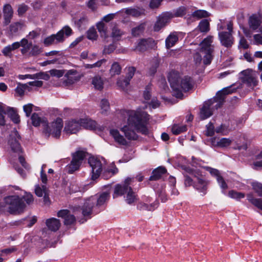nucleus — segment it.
<instances>
[{
	"label": "nucleus",
	"instance_id": "f257e3e1",
	"mask_svg": "<svg viewBox=\"0 0 262 262\" xmlns=\"http://www.w3.org/2000/svg\"><path fill=\"white\" fill-rule=\"evenodd\" d=\"M126 113L128 116L127 124L123 126L121 130L128 140H136L138 138L133 128L143 135L148 134L146 124L149 119V115L146 112L138 110L136 111H127Z\"/></svg>",
	"mask_w": 262,
	"mask_h": 262
},
{
	"label": "nucleus",
	"instance_id": "f03ea898",
	"mask_svg": "<svg viewBox=\"0 0 262 262\" xmlns=\"http://www.w3.org/2000/svg\"><path fill=\"white\" fill-rule=\"evenodd\" d=\"M31 119L33 126L37 127L42 125L43 127V132L47 137L51 135L56 139L60 137L63 127V121L61 118H57L50 125H48L46 118H40L36 113L33 114Z\"/></svg>",
	"mask_w": 262,
	"mask_h": 262
},
{
	"label": "nucleus",
	"instance_id": "7ed1b4c3",
	"mask_svg": "<svg viewBox=\"0 0 262 262\" xmlns=\"http://www.w3.org/2000/svg\"><path fill=\"white\" fill-rule=\"evenodd\" d=\"M179 73L175 71H171L168 76V79L171 88L174 91L173 95L177 97L181 98L183 94L181 90L187 92L193 87L192 79L188 76H185L182 78L180 83Z\"/></svg>",
	"mask_w": 262,
	"mask_h": 262
},
{
	"label": "nucleus",
	"instance_id": "20e7f679",
	"mask_svg": "<svg viewBox=\"0 0 262 262\" xmlns=\"http://www.w3.org/2000/svg\"><path fill=\"white\" fill-rule=\"evenodd\" d=\"M213 37L211 35L208 36L204 38L200 43V52L203 56L200 53H196L194 56V60L196 64H200L202 60L204 64H210L214 57V46L212 44Z\"/></svg>",
	"mask_w": 262,
	"mask_h": 262
},
{
	"label": "nucleus",
	"instance_id": "39448f33",
	"mask_svg": "<svg viewBox=\"0 0 262 262\" xmlns=\"http://www.w3.org/2000/svg\"><path fill=\"white\" fill-rule=\"evenodd\" d=\"M133 179L130 178H127L125 180L122 184L116 185L113 195V198H116L127 193L126 198V202L129 204L134 202L136 199V197L131 187L129 186L133 182Z\"/></svg>",
	"mask_w": 262,
	"mask_h": 262
},
{
	"label": "nucleus",
	"instance_id": "423d86ee",
	"mask_svg": "<svg viewBox=\"0 0 262 262\" xmlns=\"http://www.w3.org/2000/svg\"><path fill=\"white\" fill-rule=\"evenodd\" d=\"M5 207L11 214H17L24 212L26 204L18 195H9L4 199Z\"/></svg>",
	"mask_w": 262,
	"mask_h": 262
},
{
	"label": "nucleus",
	"instance_id": "0eeeda50",
	"mask_svg": "<svg viewBox=\"0 0 262 262\" xmlns=\"http://www.w3.org/2000/svg\"><path fill=\"white\" fill-rule=\"evenodd\" d=\"M72 34V30L69 26L64 27L56 34H52L46 37L43 40L46 46H49L53 44L62 42L66 37H69Z\"/></svg>",
	"mask_w": 262,
	"mask_h": 262
},
{
	"label": "nucleus",
	"instance_id": "6e6552de",
	"mask_svg": "<svg viewBox=\"0 0 262 262\" xmlns=\"http://www.w3.org/2000/svg\"><path fill=\"white\" fill-rule=\"evenodd\" d=\"M190 173L194 178L193 188L200 193L201 195H206L210 183L209 181L195 170H190Z\"/></svg>",
	"mask_w": 262,
	"mask_h": 262
},
{
	"label": "nucleus",
	"instance_id": "1a4fd4ad",
	"mask_svg": "<svg viewBox=\"0 0 262 262\" xmlns=\"http://www.w3.org/2000/svg\"><path fill=\"white\" fill-rule=\"evenodd\" d=\"M95 201L96 200L91 199L90 198H88L84 201L83 205L80 208L82 214L84 217V220H80L79 222L81 223H83L88 219H90L92 215L96 214L98 212V211H95V210L96 205Z\"/></svg>",
	"mask_w": 262,
	"mask_h": 262
},
{
	"label": "nucleus",
	"instance_id": "9d476101",
	"mask_svg": "<svg viewBox=\"0 0 262 262\" xmlns=\"http://www.w3.org/2000/svg\"><path fill=\"white\" fill-rule=\"evenodd\" d=\"M85 157L86 152L82 150H78L73 153L72 160L68 165V172L72 173L78 170Z\"/></svg>",
	"mask_w": 262,
	"mask_h": 262
},
{
	"label": "nucleus",
	"instance_id": "9b49d317",
	"mask_svg": "<svg viewBox=\"0 0 262 262\" xmlns=\"http://www.w3.org/2000/svg\"><path fill=\"white\" fill-rule=\"evenodd\" d=\"M155 45V42L152 38H141L136 41L133 50L142 53L152 48Z\"/></svg>",
	"mask_w": 262,
	"mask_h": 262
},
{
	"label": "nucleus",
	"instance_id": "f8f14e48",
	"mask_svg": "<svg viewBox=\"0 0 262 262\" xmlns=\"http://www.w3.org/2000/svg\"><path fill=\"white\" fill-rule=\"evenodd\" d=\"M214 99H209L207 101H205L203 106L200 110V117L201 120L206 119L213 115V111L216 109L215 105L214 104Z\"/></svg>",
	"mask_w": 262,
	"mask_h": 262
},
{
	"label": "nucleus",
	"instance_id": "ddd939ff",
	"mask_svg": "<svg viewBox=\"0 0 262 262\" xmlns=\"http://www.w3.org/2000/svg\"><path fill=\"white\" fill-rule=\"evenodd\" d=\"M20 138V135L15 129L11 131L8 140V144L12 151L18 154L21 152L22 148L19 143Z\"/></svg>",
	"mask_w": 262,
	"mask_h": 262
},
{
	"label": "nucleus",
	"instance_id": "4468645a",
	"mask_svg": "<svg viewBox=\"0 0 262 262\" xmlns=\"http://www.w3.org/2000/svg\"><path fill=\"white\" fill-rule=\"evenodd\" d=\"M236 89L232 88V86H227L223 88L221 91H219L216 96L212 99H214V102L216 103V108L221 107L224 102V100L226 95L231 94L235 92Z\"/></svg>",
	"mask_w": 262,
	"mask_h": 262
},
{
	"label": "nucleus",
	"instance_id": "2eb2a0df",
	"mask_svg": "<svg viewBox=\"0 0 262 262\" xmlns=\"http://www.w3.org/2000/svg\"><path fill=\"white\" fill-rule=\"evenodd\" d=\"M89 163L92 168V179L95 180L99 177L102 172V164L99 159L95 157H90Z\"/></svg>",
	"mask_w": 262,
	"mask_h": 262
},
{
	"label": "nucleus",
	"instance_id": "dca6fc26",
	"mask_svg": "<svg viewBox=\"0 0 262 262\" xmlns=\"http://www.w3.org/2000/svg\"><path fill=\"white\" fill-rule=\"evenodd\" d=\"M244 76L243 81L249 86H255L257 84L256 80V74L254 71L251 69H247L241 72Z\"/></svg>",
	"mask_w": 262,
	"mask_h": 262
},
{
	"label": "nucleus",
	"instance_id": "f3484780",
	"mask_svg": "<svg viewBox=\"0 0 262 262\" xmlns=\"http://www.w3.org/2000/svg\"><path fill=\"white\" fill-rule=\"evenodd\" d=\"M57 216L64 219V224L65 225H71L76 222V218L73 214L70 213V211L67 209L60 210L57 212Z\"/></svg>",
	"mask_w": 262,
	"mask_h": 262
},
{
	"label": "nucleus",
	"instance_id": "a211bd4d",
	"mask_svg": "<svg viewBox=\"0 0 262 262\" xmlns=\"http://www.w3.org/2000/svg\"><path fill=\"white\" fill-rule=\"evenodd\" d=\"M80 119L78 121L72 120L66 123L63 132L67 134H76L80 128Z\"/></svg>",
	"mask_w": 262,
	"mask_h": 262
},
{
	"label": "nucleus",
	"instance_id": "6ab92c4d",
	"mask_svg": "<svg viewBox=\"0 0 262 262\" xmlns=\"http://www.w3.org/2000/svg\"><path fill=\"white\" fill-rule=\"evenodd\" d=\"M3 13L4 17L3 24L6 26L11 23L13 16L14 11L10 4H6L4 5Z\"/></svg>",
	"mask_w": 262,
	"mask_h": 262
},
{
	"label": "nucleus",
	"instance_id": "aec40b11",
	"mask_svg": "<svg viewBox=\"0 0 262 262\" xmlns=\"http://www.w3.org/2000/svg\"><path fill=\"white\" fill-rule=\"evenodd\" d=\"M111 36L115 41L120 40L122 37L125 34V32L121 29L119 26L116 23L111 24Z\"/></svg>",
	"mask_w": 262,
	"mask_h": 262
},
{
	"label": "nucleus",
	"instance_id": "412c9836",
	"mask_svg": "<svg viewBox=\"0 0 262 262\" xmlns=\"http://www.w3.org/2000/svg\"><path fill=\"white\" fill-rule=\"evenodd\" d=\"M170 19V17L168 14H163L160 15L154 25V31H160L169 23Z\"/></svg>",
	"mask_w": 262,
	"mask_h": 262
},
{
	"label": "nucleus",
	"instance_id": "4be33fe9",
	"mask_svg": "<svg viewBox=\"0 0 262 262\" xmlns=\"http://www.w3.org/2000/svg\"><path fill=\"white\" fill-rule=\"evenodd\" d=\"M222 45L227 48L230 47L233 43V38L230 32H221L219 33Z\"/></svg>",
	"mask_w": 262,
	"mask_h": 262
},
{
	"label": "nucleus",
	"instance_id": "5701e85b",
	"mask_svg": "<svg viewBox=\"0 0 262 262\" xmlns=\"http://www.w3.org/2000/svg\"><path fill=\"white\" fill-rule=\"evenodd\" d=\"M16 42L18 43V49L20 47H21L20 52L23 55L27 54L32 45V41H29L26 38H23L20 41H16Z\"/></svg>",
	"mask_w": 262,
	"mask_h": 262
},
{
	"label": "nucleus",
	"instance_id": "b1692460",
	"mask_svg": "<svg viewBox=\"0 0 262 262\" xmlns=\"http://www.w3.org/2000/svg\"><path fill=\"white\" fill-rule=\"evenodd\" d=\"M46 224L48 228L53 232L57 231L61 226L59 220L54 217L47 219L46 221Z\"/></svg>",
	"mask_w": 262,
	"mask_h": 262
},
{
	"label": "nucleus",
	"instance_id": "393cba45",
	"mask_svg": "<svg viewBox=\"0 0 262 262\" xmlns=\"http://www.w3.org/2000/svg\"><path fill=\"white\" fill-rule=\"evenodd\" d=\"M261 23L260 16L258 14H252L249 18L248 24L250 28L253 30L258 29Z\"/></svg>",
	"mask_w": 262,
	"mask_h": 262
},
{
	"label": "nucleus",
	"instance_id": "a878e982",
	"mask_svg": "<svg viewBox=\"0 0 262 262\" xmlns=\"http://www.w3.org/2000/svg\"><path fill=\"white\" fill-rule=\"evenodd\" d=\"M111 135L113 137L115 142L121 145H126L127 142L122 136L117 129H111L110 131Z\"/></svg>",
	"mask_w": 262,
	"mask_h": 262
},
{
	"label": "nucleus",
	"instance_id": "bb28decb",
	"mask_svg": "<svg viewBox=\"0 0 262 262\" xmlns=\"http://www.w3.org/2000/svg\"><path fill=\"white\" fill-rule=\"evenodd\" d=\"M122 11H124V12L127 15L136 17L145 15V10L141 8H127L122 10Z\"/></svg>",
	"mask_w": 262,
	"mask_h": 262
},
{
	"label": "nucleus",
	"instance_id": "cd10ccee",
	"mask_svg": "<svg viewBox=\"0 0 262 262\" xmlns=\"http://www.w3.org/2000/svg\"><path fill=\"white\" fill-rule=\"evenodd\" d=\"M91 199L96 200V206H100L103 205L110 198V193L107 192H104L100 194L99 196H93Z\"/></svg>",
	"mask_w": 262,
	"mask_h": 262
},
{
	"label": "nucleus",
	"instance_id": "c85d7f7f",
	"mask_svg": "<svg viewBox=\"0 0 262 262\" xmlns=\"http://www.w3.org/2000/svg\"><path fill=\"white\" fill-rule=\"evenodd\" d=\"M76 72L74 70L69 71L65 75L64 77L63 82L66 85H70L75 82L77 79L76 76Z\"/></svg>",
	"mask_w": 262,
	"mask_h": 262
},
{
	"label": "nucleus",
	"instance_id": "c756f323",
	"mask_svg": "<svg viewBox=\"0 0 262 262\" xmlns=\"http://www.w3.org/2000/svg\"><path fill=\"white\" fill-rule=\"evenodd\" d=\"M166 172V169L164 167L160 166L152 171V175L150 177V181H157L160 179L163 174Z\"/></svg>",
	"mask_w": 262,
	"mask_h": 262
},
{
	"label": "nucleus",
	"instance_id": "7c9ffc66",
	"mask_svg": "<svg viewBox=\"0 0 262 262\" xmlns=\"http://www.w3.org/2000/svg\"><path fill=\"white\" fill-rule=\"evenodd\" d=\"M18 43L14 42L12 45L6 46L2 50L3 54L5 57L11 58L12 56V51L18 49Z\"/></svg>",
	"mask_w": 262,
	"mask_h": 262
},
{
	"label": "nucleus",
	"instance_id": "2f4dec72",
	"mask_svg": "<svg viewBox=\"0 0 262 262\" xmlns=\"http://www.w3.org/2000/svg\"><path fill=\"white\" fill-rule=\"evenodd\" d=\"M146 23L143 22L135 27L132 28L131 30L132 35L134 37H138L142 34L146 28Z\"/></svg>",
	"mask_w": 262,
	"mask_h": 262
},
{
	"label": "nucleus",
	"instance_id": "473e14b6",
	"mask_svg": "<svg viewBox=\"0 0 262 262\" xmlns=\"http://www.w3.org/2000/svg\"><path fill=\"white\" fill-rule=\"evenodd\" d=\"M81 126L84 128L94 129L97 127V123L95 121L90 119H80Z\"/></svg>",
	"mask_w": 262,
	"mask_h": 262
},
{
	"label": "nucleus",
	"instance_id": "72a5a7b5",
	"mask_svg": "<svg viewBox=\"0 0 262 262\" xmlns=\"http://www.w3.org/2000/svg\"><path fill=\"white\" fill-rule=\"evenodd\" d=\"M35 192L36 195L39 197H41L44 194L45 201H47L48 199L47 189L46 186L45 185L42 186L41 187L39 185L36 186Z\"/></svg>",
	"mask_w": 262,
	"mask_h": 262
},
{
	"label": "nucleus",
	"instance_id": "f704fd0d",
	"mask_svg": "<svg viewBox=\"0 0 262 262\" xmlns=\"http://www.w3.org/2000/svg\"><path fill=\"white\" fill-rule=\"evenodd\" d=\"M92 83L95 89L97 90H101L103 88V81L101 77L99 76H96L93 77Z\"/></svg>",
	"mask_w": 262,
	"mask_h": 262
},
{
	"label": "nucleus",
	"instance_id": "c9c22d12",
	"mask_svg": "<svg viewBox=\"0 0 262 262\" xmlns=\"http://www.w3.org/2000/svg\"><path fill=\"white\" fill-rule=\"evenodd\" d=\"M247 200L254 206L262 210V200L261 199L254 198L251 193L247 195Z\"/></svg>",
	"mask_w": 262,
	"mask_h": 262
},
{
	"label": "nucleus",
	"instance_id": "e433bc0d",
	"mask_svg": "<svg viewBox=\"0 0 262 262\" xmlns=\"http://www.w3.org/2000/svg\"><path fill=\"white\" fill-rule=\"evenodd\" d=\"M190 170L192 169L189 168L188 169L186 170L187 173L184 174V184L186 187H189L190 186H193L194 178L190 173Z\"/></svg>",
	"mask_w": 262,
	"mask_h": 262
},
{
	"label": "nucleus",
	"instance_id": "4c0bfd02",
	"mask_svg": "<svg viewBox=\"0 0 262 262\" xmlns=\"http://www.w3.org/2000/svg\"><path fill=\"white\" fill-rule=\"evenodd\" d=\"M96 26L101 36L106 38L107 37V27L104 23L102 21H100L97 24Z\"/></svg>",
	"mask_w": 262,
	"mask_h": 262
},
{
	"label": "nucleus",
	"instance_id": "58836bf2",
	"mask_svg": "<svg viewBox=\"0 0 262 262\" xmlns=\"http://www.w3.org/2000/svg\"><path fill=\"white\" fill-rule=\"evenodd\" d=\"M23 26L24 24L20 21L12 23L9 26V31L12 34H15L22 29Z\"/></svg>",
	"mask_w": 262,
	"mask_h": 262
},
{
	"label": "nucleus",
	"instance_id": "ea45409f",
	"mask_svg": "<svg viewBox=\"0 0 262 262\" xmlns=\"http://www.w3.org/2000/svg\"><path fill=\"white\" fill-rule=\"evenodd\" d=\"M121 67L117 62H114L110 70V74L111 77L115 76L117 75H119L121 72Z\"/></svg>",
	"mask_w": 262,
	"mask_h": 262
},
{
	"label": "nucleus",
	"instance_id": "a19ab883",
	"mask_svg": "<svg viewBox=\"0 0 262 262\" xmlns=\"http://www.w3.org/2000/svg\"><path fill=\"white\" fill-rule=\"evenodd\" d=\"M158 203L157 202H155L150 205L141 203L138 205V208L141 210L153 211L156 208L158 207Z\"/></svg>",
	"mask_w": 262,
	"mask_h": 262
},
{
	"label": "nucleus",
	"instance_id": "79ce46f5",
	"mask_svg": "<svg viewBox=\"0 0 262 262\" xmlns=\"http://www.w3.org/2000/svg\"><path fill=\"white\" fill-rule=\"evenodd\" d=\"M178 38L177 35L170 34L166 39L165 44L167 49H169L173 46L178 41Z\"/></svg>",
	"mask_w": 262,
	"mask_h": 262
},
{
	"label": "nucleus",
	"instance_id": "37998d69",
	"mask_svg": "<svg viewBox=\"0 0 262 262\" xmlns=\"http://www.w3.org/2000/svg\"><path fill=\"white\" fill-rule=\"evenodd\" d=\"M208 20L204 19L200 22L198 27L201 32L207 33L210 30Z\"/></svg>",
	"mask_w": 262,
	"mask_h": 262
},
{
	"label": "nucleus",
	"instance_id": "c03bdc74",
	"mask_svg": "<svg viewBox=\"0 0 262 262\" xmlns=\"http://www.w3.org/2000/svg\"><path fill=\"white\" fill-rule=\"evenodd\" d=\"M42 51V49L40 48L39 46L32 44V47L27 54L29 56H37L39 55Z\"/></svg>",
	"mask_w": 262,
	"mask_h": 262
},
{
	"label": "nucleus",
	"instance_id": "a18cd8bd",
	"mask_svg": "<svg viewBox=\"0 0 262 262\" xmlns=\"http://www.w3.org/2000/svg\"><path fill=\"white\" fill-rule=\"evenodd\" d=\"M118 171V168L115 166H113L111 168H108L104 170L103 173V177L105 179H107L108 178L111 177L112 176L117 173Z\"/></svg>",
	"mask_w": 262,
	"mask_h": 262
},
{
	"label": "nucleus",
	"instance_id": "49530a36",
	"mask_svg": "<svg viewBox=\"0 0 262 262\" xmlns=\"http://www.w3.org/2000/svg\"><path fill=\"white\" fill-rule=\"evenodd\" d=\"M7 113L15 123H17L19 122V116L13 108L8 107L7 108Z\"/></svg>",
	"mask_w": 262,
	"mask_h": 262
},
{
	"label": "nucleus",
	"instance_id": "de8ad7c7",
	"mask_svg": "<svg viewBox=\"0 0 262 262\" xmlns=\"http://www.w3.org/2000/svg\"><path fill=\"white\" fill-rule=\"evenodd\" d=\"M192 16L193 17L197 18L198 19H201L208 17L209 16V13L204 10H198L193 12Z\"/></svg>",
	"mask_w": 262,
	"mask_h": 262
},
{
	"label": "nucleus",
	"instance_id": "09e8293b",
	"mask_svg": "<svg viewBox=\"0 0 262 262\" xmlns=\"http://www.w3.org/2000/svg\"><path fill=\"white\" fill-rule=\"evenodd\" d=\"M172 132L174 135H178L187 130V126L185 125H179L175 124L172 127Z\"/></svg>",
	"mask_w": 262,
	"mask_h": 262
},
{
	"label": "nucleus",
	"instance_id": "8fccbe9b",
	"mask_svg": "<svg viewBox=\"0 0 262 262\" xmlns=\"http://www.w3.org/2000/svg\"><path fill=\"white\" fill-rule=\"evenodd\" d=\"M26 76L30 79L40 78L45 80H48L50 79V76L45 73H39L34 75H29Z\"/></svg>",
	"mask_w": 262,
	"mask_h": 262
},
{
	"label": "nucleus",
	"instance_id": "3c124183",
	"mask_svg": "<svg viewBox=\"0 0 262 262\" xmlns=\"http://www.w3.org/2000/svg\"><path fill=\"white\" fill-rule=\"evenodd\" d=\"M231 142V140L228 138H223L216 142V145L217 146L219 147H226L229 146Z\"/></svg>",
	"mask_w": 262,
	"mask_h": 262
},
{
	"label": "nucleus",
	"instance_id": "603ef678",
	"mask_svg": "<svg viewBox=\"0 0 262 262\" xmlns=\"http://www.w3.org/2000/svg\"><path fill=\"white\" fill-rule=\"evenodd\" d=\"M106 60L105 59H101L93 64H85L84 67L85 69H92L94 68H99L102 64L105 63Z\"/></svg>",
	"mask_w": 262,
	"mask_h": 262
},
{
	"label": "nucleus",
	"instance_id": "864d4df0",
	"mask_svg": "<svg viewBox=\"0 0 262 262\" xmlns=\"http://www.w3.org/2000/svg\"><path fill=\"white\" fill-rule=\"evenodd\" d=\"M136 71V68L133 67H130L127 69V73L126 77H125V78L126 79V81L125 82L126 83H127V80L130 81L131 79L133 77L134 75H135Z\"/></svg>",
	"mask_w": 262,
	"mask_h": 262
},
{
	"label": "nucleus",
	"instance_id": "5fc2aeb1",
	"mask_svg": "<svg viewBox=\"0 0 262 262\" xmlns=\"http://www.w3.org/2000/svg\"><path fill=\"white\" fill-rule=\"evenodd\" d=\"M228 195L232 198L237 200H239L245 197V194L242 192H238L234 190L229 191L228 192Z\"/></svg>",
	"mask_w": 262,
	"mask_h": 262
},
{
	"label": "nucleus",
	"instance_id": "6e6d98bb",
	"mask_svg": "<svg viewBox=\"0 0 262 262\" xmlns=\"http://www.w3.org/2000/svg\"><path fill=\"white\" fill-rule=\"evenodd\" d=\"M97 37V32L94 28H91L87 31V37L89 39L96 40Z\"/></svg>",
	"mask_w": 262,
	"mask_h": 262
},
{
	"label": "nucleus",
	"instance_id": "4d7b16f0",
	"mask_svg": "<svg viewBox=\"0 0 262 262\" xmlns=\"http://www.w3.org/2000/svg\"><path fill=\"white\" fill-rule=\"evenodd\" d=\"M216 181L221 188L222 189V192L225 193V191L228 189V185L223 177L221 176L218 178Z\"/></svg>",
	"mask_w": 262,
	"mask_h": 262
},
{
	"label": "nucleus",
	"instance_id": "13d9d810",
	"mask_svg": "<svg viewBox=\"0 0 262 262\" xmlns=\"http://www.w3.org/2000/svg\"><path fill=\"white\" fill-rule=\"evenodd\" d=\"M28 88L27 84L19 83L15 89V92L19 96H23L24 94L25 91Z\"/></svg>",
	"mask_w": 262,
	"mask_h": 262
},
{
	"label": "nucleus",
	"instance_id": "bf43d9fd",
	"mask_svg": "<svg viewBox=\"0 0 262 262\" xmlns=\"http://www.w3.org/2000/svg\"><path fill=\"white\" fill-rule=\"evenodd\" d=\"M253 190L258 195L262 197V184L258 182H253L252 183Z\"/></svg>",
	"mask_w": 262,
	"mask_h": 262
},
{
	"label": "nucleus",
	"instance_id": "052dcab7",
	"mask_svg": "<svg viewBox=\"0 0 262 262\" xmlns=\"http://www.w3.org/2000/svg\"><path fill=\"white\" fill-rule=\"evenodd\" d=\"M100 107L102 113H106L110 109V104L107 99H102L100 103Z\"/></svg>",
	"mask_w": 262,
	"mask_h": 262
},
{
	"label": "nucleus",
	"instance_id": "680f3d73",
	"mask_svg": "<svg viewBox=\"0 0 262 262\" xmlns=\"http://www.w3.org/2000/svg\"><path fill=\"white\" fill-rule=\"evenodd\" d=\"M126 79L123 78H119L117 81V85L120 89L124 90L129 84V82L127 80V83H126Z\"/></svg>",
	"mask_w": 262,
	"mask_h": 262
},
{
	"label": "nucleus",
	"instance_id": "e2e57ef3",
	"mask_svg": "<svg viewBox=\"0 0 262 262\" xmlns=\"http://www.w3.org/2000/svg\"><path fill=\"white\" fill-rule=\"evenodd\" d=\"M206 130L205 132V135L207 136H212L214 133V127L213 124L211 122H209L206 126Z\"/></svg>",
	"mask_w": 262,
	"mask_h": 262
},
{
	"label": "nucleus",
	"instance_id": "0e129e2a",
	"mask_svg": "<svg viewBox=\"0 0 262 262\" xmlns=\"http://www.w3.org/2000/svg\"><path fill=\"white\" fill-rule=\"evenodd\" d=\"M28 6L25 4H21L18 6L17 13L19 16H23L28 10Z\"/></svg>",
	"mask_w": 262,
	"mask_h": 262
},
{
	"label": "nucleus",
	"instance_id": "69168bd1",
	"mask_svg": "<svg viewBox=\"0 0 262 262\" xmlns=\"http://www.w3.org/2000/svg\"><path fill=\"white\" fill-rule=\"evenodd\" d=\"M186 8L185 7H180L174 11V15L176 17H182L186 14Z\"/></svg>",
	"mask_w": 262,
	"mask_h": 262
},
{
	"label": "nucleus",
	"instance_id": "338daca9",
	"mask_svg": "<svg viewBox=\"0 0 262 262\" xmlns=\"http://www.w3.org/2000/svg\"><path fill=\"white\" fill-rule=\"evenodd\" d=\"M116 48V45L114 43H111L107 46L104 47L103 53L105 54H110L113 52Z\"/></svg>",
	"mask_w": 262,
	"mask_h": 262
},
{
	"label": "nucleus",
	"instance_id": "774afa93",
	"mask_svg": "<svg viewBox=\"0 0 262 262\" xmlns=\"http://www.w3.org/2000/svg\"><path fill=\"white\" fill-rule=\"evenodd\" d=\"M49 73L52 76L60 78L64 75V71L61 70L53 69L50 70L49 71Z\"/></svg>",
	"mask_w": 262,
	"mask_h": 262
}]
</instances>
